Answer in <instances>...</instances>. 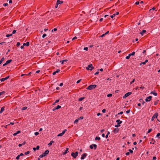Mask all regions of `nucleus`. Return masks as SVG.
I'll list each match as a JSON object with an SVG mask.
<instances>
[{"label":"nucleus","mask_w":160,"mask_h":160,"mask_svg":"<svg viewBox=\"0 0 160 160\" xmlns=\"http://www.w3.org/2000/svg\"><path fill=\"white\" fill-rule=\"evenodd\" d=\"M157 158H156V157H153V160H155Z\"/></svg>","instance_id":"obj_64"},{"label":"nucleus","mask_w":160,"mask_h":160,"mask_svg":"<svg viewBox=\"0 0 160 160\" xmlns=\"http://www.w3.org/2000/svg\"><path fill=\"white\" fill-rule=\"evenodd\" d=\"M36 150H39V148H40V147L39 146H37V147H36Z\"/></svg>","instance_id":"obj_54"},{"label":"nucleus","mask_w":160,"mask_h":160,"mask_svg":"<svg viewBox=\"0 0 160 160\" xmlns=\"http://www.w3.org/2000/svg\"><path fill=\"white\" fill-rule=\"evenodd\" d=\"M80 120V118H78V119H77L75 120V121H74V123H76V124L78 122V121Z\"/></svg>","instance_id":"obj_15"},{"label":"nucleus","mask_w":160,"mask_h":160,"mask_svg":"<svg viewBox=\"0 0 160 160\" xmlns=\"http://www.w3.org/2000/svg\"><path fill=\"white\" fill-rule=\"evenodd\" d=\"M4 60V57L2 58L0 60V63L1 64L2 62Z\"/></svg>","instance_id":"obj_27"},{"label":"nucleus","mask_w":160,"mask_h":160,"mask_svg":"<svg viewBox=\"0 0 160 160\" xmlns=\"http://www.w3.org/2000/svg\"><path fill=\"white\" fill-rule=\"evenodd\" d=\"M9 76H8L5 78V80H6L9 78Z\"/></svg>","instance_id":"obj_59"},{"label":"nucleus","mask_w":160,"mask_h":160,"mask_svg":"<svg viewBox=\"0 0 160 160\" xmlns=\"http://www.w3.org/2000/svg\"><path fill=\"white\" fill-rule=\"evenodd\" d=\"M59 99L56 100V101H55V103L58 102H59Z\"/></svg>","instance_id":"obj_61"},{"label":"nucleus","mask_w":160,"mask_h":160,"mask_svg":"<svg viewBox=\"0 0 160 160\" xmlns=\"http://www.w3.org/2000/svg\"><path fill=\"white\" fill-rule=\"evenodd\" d=\"M4 10V8H2L0 9V10L1 11H3Z\"/></svg>","instance_id":"obj_63"},{"label":"nucleus","mask_w":160,"mask_h":160,"mask_svg":"<svg viewBox=\"0 0 160 160\" xmlns=\"http://www.w3.org/2000/svg\"><path fill=\"white\" fill-rule=\"evenodd\" d=\"M130 152H127L126 153V155L127 156H128L129 155Z\"/></svg>","instance_id":"obj_56"},{"label":"nucleus","mask_w":160,"mask_h":160,"mask_svg":"<svg viewBox=\"0 0 160 160\" xmlns=\"http://www.w3.org/2000/svg\"><path fill=\"white\" fill-rule=\"evenodd\" d=\"M60 71V70L59 69H58L56 71H55V73H58Z\"/></svg>","instance_id":"obj_53"},{"label":"nucleus","mask_w":160,"mask_h":160,"mask_svg":"<svg viewBox=\"0 0 160 160\" xmlns=\"http://www.w3.org/2000/svg\"><path fill=\"white\" fill-rule=\"evenodd\" d=\"M20 132H21V131H17L16 132L13 133V135L14 136H16L17 134L20 133Z\"/></svg>","instance_id":"obj_17"},{"label":"nucleus","mask_w":160,"mask_h":160,"mask_svg":"<svg viewBox=\"0 0 160 160\" xmlns=\"http://www.w3.org/2000/svg\"><path fill=\"white\" fill-rule=\"evenodd\" d=\"M67 131V130L66 129H64L62 132V134L63 135L65 132Z\"/></svg>","instance_id":"obj_31"},{"label":"nucleus","mask_w":160,"mask_h":160,"mask_svg":"<svg viewBox=\"0 0 160 160\" xmlns=\"http://www.w3.org/2000/svg\"><path fill=\"white\" fill-rule=\"evenodd\" d=\"M63 85V83H61L60 84H59V86H60V87H61Z\"/></svg>","instance_id":"obj_62"},{"label":"nucleus","mask_w":160,"mask_h":160,"mask_svg":"<svg viewBox=\"0 0 160 160\" xmlns=\"http://www.w3.org/2000/svg\"><path fill=\"white\" fill-rule=\"evenodd\" d=\"M57 29L56 28H54L52 30V32H53V31H57Z\"/></svg>","instance_id":"obj_51"},{"label":"nucleus","mask_w":160,"mask_h":160,"mask_svg":"<svg viewBox=\"0 0 160 160\" xmlns=\"http://www.w3.org/2000/svg\"><path fill=\"white\" fill-rule=\"evenodd\" d=\"M49 152V150H47L45 151L44 153V154H46V155H47L48 154Z\"/></svg>","instance_id":"obj_23"},{"label":"nucleus","mask_w":160,"mask_h":160,"mask_svg":"<svg viewBox=\"0 0 160 160\" xmlns=\"http://www.w3.org/2000/svg\"><path fill=\"white\" fill-rule=\"evenodd\" d=\"M29 153H30V152L29 151H28L27 152H25L24 153V154L25 155H27L29 154Z\"/></svg>","instance_id":"obj_35"},{"label":"nucleus","mask_w":160,"mask_h":160,"mask_svg":"<svg viewBox=\"0 0 160 160\" xmlns=\"http://www.w3.org/2000/svg\"><path fill=\"white\" fill-rule=\"evenodd\" d=\"M112 96V94H108L107 95V97H111Z\"/></svg>","instance_id":"obj_42"},{"label":"nucleus","mask_w":160,"mask_h":160,"mask_svg":"<svg viewBox=\"0 0 160 160\" xmlns=\"http://www.w3.org/2000/svg\"><path fill=\"white\" fill-rule=\"evenodd\" d=\"M158 101H155L154 102V105H156L158 104Z\"/></svg>","instance_id":"obj_40"},{"label":"nucleus","mask_w":160,"mask_h":160,"mask_svg":"<svg viewBox=\"0 0 160 160\" xmlns=\"http://www.w3.org/2000/svg\"><path fill=\"white\" fill-rule=\"evenodd\" d=\"M97 86L96 85H91L89 86L88 87L86 88V89L88 90H92L95 88Z\"/></svg>","instance_id":"obj_1"},{"label":"nucleus","mask_w":160,"mask_h":160,"mask_svg":"<svg viewBox=\"0 0 160 160\" xmlns=\"http://www.w3.org/2000/svg\"><path fill=\"white\" fill-rule=\"evenodd\" d=\"M63 135L62 134V133H59V134H58L57 136L58 137H59V136H62Z\"/></svg>","instance_id":"obj_48"},{"label":"nucleus","mask_w":160,"mask_h":160,"mask_svg":"<svg viewBox=\"0 0 160 160\" xmlns=\"http://www.w3.org/2000/svg\"><path fill=\"white\" fill-rule=\"evenodd\" d=\"M87 155V154L86 153H83L82 154L81 157V159H84L86 157Z\"/></svg>","instance_id":"obj_9"},{"label":"nucleus","mask_w":160,"mask_h":160,"mask_svg":"<svg viewBox=\"0 0 160 160\" xmlns=\"http://www.w3.org/2000/svg\"><path fill=\"white\" fill-rule=\"evenodd\" d=\"M130 112V110L129 109V110L126 111V112L128 114V113H129Z\"/></svg>","instance_id":"obj_55"},{"label":"nucleus","mask_w":160,"mask_h":160,"mask_svg":"<svg viewBox=\"0 0 160 160\" xmlns=\"http://www.w3.org/2000/svg\"><path fill=\"white\" fill-rule=\"evenodd\" d=\"M160 136V133H158L156 136L157 137H159Z\"/></svg>","instance_id":"obj_58"},{"label":"nucleus","mask_w":160,"mask_h":160,"mask_svg":"<svg viewBox=\"0 0 160 160\" xmlns=\"http://www.w3.org/2000/svg\"><path fill=\"white\" fill-rule=\"evenodd\" d=\"M120 124L119 123H118L117 125H115V127L116 128L118 127H119L120 126Z\"/></svg>","instance_id":"obj_32"},{"label":"nucleus","mask_w":160,"mask_h":160,"mask_svg":"<svg viewBox=\"0 0 160 160\" xmlns=\"http://www.w3.org/2000/svg\"><path fill=\"white\" fill-rule=\"evenodd\" d=\"M12 34H7L6 35V36L7 37H9L10 36H12Z\"/></svg>","instance_id":"obj_33"},{"label":"nucleus","mask_w":160,"mask_h":160,"mask_svg":"<svg viewBox=\"0 0 160 160\" xmlns=\"http://www.w3.org/2000/svg\"><path fill=\"white\" fill-rule=\"evenodd\" d=\"M68 148H66V150H65V151H64V152H63L62 153H63V155H65L66 154V153H68Z\"/></svg>","instance_id":"obj_13"},{"label":"nucleus","mask_w":160,"mask_h":160,"mask_svg":"<svg viewBox=\"0 0 160 160\" xmlns=\"http://www.w3.org/2000/svg\"><path fill=\"white\" fill-rule=\"evenodd\" d=\"M119 14V12H117L116 13H114L112 15H111L110 17L111 18H113L116 15H118Z\"/></svg>","instance_id":"obj_11"},{"label":"nucleus","mask_w":160,"mask_h":160,"mask_svg":"<svg viewBox=\"0 0 160 160\" xmlns=\"http://www.w3.org/2000/svg\"><path fill=\"white\" fill-rule=\"evenodd\" d=\"M135 79H133L132 81L130 82V84H131L133 83L135 81Z\"/></svg>","instance_id":"obj_45"},{"label":"nucleus","mask_w":160,"mask_h":160,"mask_svg":"<svg viewBox=\"0 0 160 160\" xmlns=\"http://www.w3.org/2000/svg\"><path fill=\"white\" fill-rule=\"evenodd\" d=\"M146 32V31L145 30H143L142 32H140V33L142 35L144 33Z\"/></svg>","instance_id":"obj_20"},{"label":"nucleus","mask_w":160,"mask_h":160,"mask_svg":"<svg viewBox=\"0 0 160 160\" xmlns=\"http://www.w3.org/2000/svg\"><path fill=\"white\" fill-rule=\"evenodd\" d=\"M9 76H8L5 78V80H6L9 78Z\"/></svg>","instance_id":"obj_60"},{"label":"nucleus","mask_w":160,"mask_h":160,"mask_svg":"<svg viewBox=\"0 0 160 160\" xmlns=\"http://www.w3.org/2000/svg\"><path fill=\"white\" fill-rule=\"evenodd\" d=\"M94 68L92 64H90L88 65V67L86 68V69L87 70H90L92 71Z\"/></svg>","instance_id":"obj_4"},{"label":"nucleus","mask_w":160,"mask_h":160,"mask_svg":"<svg viewBox=\"0 0 160 160\" xmlns=\"http://www.w3.org/2000/svg\"><path fill=\"white\" fill-rule=\"evenodd\" d=\"M146 64V63H145V62H142L141 63H140V65H141L142 64H143V65H144Z\"/></svg>","instance_id":"obj_50"},{"label":"nucleus","mask_w":160,"mask_h":160,"mask_svg":"<svg viewBox=\"0 0 160 160\" xmlns=\"http://www.w3.org/2000/svg\"><path fill=\"white\" fill-rule=\"evenodd\" d=\"M152 98V97L151 96H149L146 98L145 101L146 102L150 101L151 100Z\"/></svg>","instance_id":"obj_8"},{"label":"nucleus","mask_w":160,"mask_h":160,"mask_svg":"<svg viewBox=\"0 0 160 160\" xmlns=\"http://www.w3.org/2000/svg\"><path fill=\"white\" fill-rule=\"evenodd\" d=\"M151 94H153V95H154L155 96H156L157 95V94L156 92H151L150 93Z\"/></svg>","instance_id":"obj_26"},{"label":"nucleus","mask_w":160,"mask_h":160,"mask_svg":"<svg viewBox=\"0 0 160 160\" xmlns=\"http://www.w3.org/2000/svg\"><path fill=\"white\" fill-rule=\"evenodd\" d=\"M130 58V56H129V55L128 54V56H127L126 57V58L127 59H129Z\"/></svg>","instance_id":"obj_47"},{"label":"nucleus","mask_w":160,"mask_h":160,"mask_svg":"<svg viewBox=\"0 0 160 160\" xmlns=\"http://www.w3.org/2000/svg\"><path fill=\"white\" fill-rule=\"evenodd\" d=\"M97 145L95 144H92V145H91L89 147L90 148L92 149L93 148H94V149H95L97 148Z\"/></svg>","instance_id":"obj_7"},{"label":"nucleus","mask_w":160,"mask_h":160,"mask_svg":"<svg viewBox=\"0 0 160 160\" xmlns=\"http://www.w3.org/2000/svg\"><path fill=\"white\" fill-rule=\"evenodd\" d=\"M12 61V59L8 60L6 62V63L7 64H8L10 63Z\"/></svg>","instance_id":"obj_19"},{"label":"nucleus","mask_w":160,"mask_h":160,"mask_svg":"<svg viewBox=\"0 0 160 160\" xmlns=\"http://www.w3.org/2000/svg\"><path fill=\"white\" fill-rule=\"evenodd\" d=\"M46 36H47L46 34L44 33V34L42 35V38H44L45 37H46Z\"/></svg>","instance_id":"obj_41"},{"label":"nucleus","mask_w":160,"mask_h":160,"mask_svg":"<svg viewBox=\"0 0 160 160\" xmlns=\"http://www.w3.org/2000/svg\"><path fill=\"white\" fill-rule=\"evenodd\" d=\"M68 61V60H67V59H65V60H62V61H60V62H62V64H63L64 62H67Z\"/></svg>","instance_id":"obj_18"},{"label":"nucleus","mask_w":160,"mask_h":160,"mask_svg":"<svg viewBox=\"0 0 160 160\" xmlns=\"http://www.w3.org/2000/svg\"><path fill=\"white\" fill-rule=\"evenodd\" d=\"M8 4L7 3H4L3 4V6L5 7L8 6Z\"/></svg>","instance_id":"obj_46"},{"label":"nucleus","mask_w":160,"mask_h":160,"mask_svg":"<svg viewBox=\"0 0 160 160\" xmlns=\"http://www.w3.org/2000/svg\"><path fill=\"white\" fill-rule=\"evenodd\" d=\"M23 46H27V47H28L30 45V42H27L26 43H23Z\"/></svg>","instance_id":"obj_10"},{"label":"nucleus","mask_w":160,"mask_h":160,"mask_svg":"<svg viewBox=\"0 0 160 160\" xmlns=\"http://www.w3.org/2000/svg\"><path fill=\"white\" fill-rule=\"evenodd\" d=\"M132 93L130 92H129L126 93L123 97V98H126L129 96Z\"/></svg>","instance_id":"obj_5"},{"label":"nucleus","mask_w":160,"mask_h":160,"mask_svg":"<svg viewBox=\"0 0 160 160\" xmlns=\"http://www.w3.org/2000/svg\"><path fill=\"white\" fill-rule=\"evenodd\" d=\"M5 80H6L5 78H2L0 79V81L1 82H3Z\"/></svg>","instance_id":"obj_30"},{"label":"nucleus","mask_w":160,"mask_h":160,"mask_svg":"<svg viewBox=\"0 0 160 160\" xmlns=\"http://www.w3.org/2000/svg\"><path fill=\"white\" fill-rule=\"evenodd\" d=\"M78 153L77 151L75 153L72 152L71 153V155L74 158H75L78 155Z\"/></svg>","instance_id":"obj_2"},{"label":"nucleus","mask_w":160,"mask_h":160,"mask_svg":"<svg viewBox=\"0 0 160 160\" xmlns=\"http://www.w3.org/2000/svg\"><path fill=\"white\" fill-rule=\"evenodd\" d=\"M100 139V138L99 137H97L95 138L96 140H99Z\"/></svg>","instance_id":"obj_28"},{"label":"nucleus","mask_w":160,"mask_h":160,"mask_svg":"<svg viewBox=\"0 0 160 160\" xmlns=\"http://www.w3.org/2000/svg\"><path fill=\"white\" fill-rule=\"evenodd\" d=\"M106 109H103L102 110V112L103 113H105L106 112Z\"/></svg>","instance_id":"obj_52"},{"label":"nucleus","mask_w":160,"mask_h":160,"mask_svg":"<svg viewBox=\"0 0 160 160\" xmlns=\"http://www.w3.org/2000/svg\"><path fill=\"white\" fill-rule=\"evenodd\" d=\"M116 122L118 123H119V124H121L122 122V121H120V120L119 119L117 120H116Z\"/></svg>","instance_id":"obj_22"},{"label":"nucleus","mask_w":160,"mask_h":160,"mask_svg":"<svg viewBox=\"0 0 160 160\" xmlns=\"http://www.w3.org/2000/svg\"><path fill=\"white\" fill-rule=\"evenodd\" d=\"M27 108V107H23L22 108V110H25Z\"/></svg>","instance_id":"obj_34"},{"label":"nucleus","mask_w":160,"mask_h":160,"mask_svg":"<svg viewBox=\"0 0 160 160\" xmlns=\"http://www.w3.org/2000/svg\"><path fill=\"white\" fill-rule=\"evenodd\" d=\"M46 156H47L46 154H44V153L42 154L41 155H40L39 156V157L40 158H42L44 157H45Z\"/></svg>","instance_id":"obj_14"},{"label":"nucleus","mask_w":160,"mask_h":160,"mask_svg":"<svg viewBox=\"0 0 160 160\" xmlns=\"http://www.w3.org/2000/svg\"><path fill=\"white\" fill-rule=\"evenodd\" d=\"M158 114L157 112H156L152 118V121H153L155 118H157Z\"/></svg>","instance_id":"obj_6"},{"label":"nucleus","mask_w":160,"mask_h":160,"mask_svg":"<svg viewBox=\"0 0 160 160\" xmlns=\"http://www.w3.org/2000/svg\"><path fill=\"white\" fill-rule=\"evenodd\" d=\"M4 108H5V107H2L1 109V110L0 111V113H2L3 112L4 110Z\"/></svg>","instance_id":"obj_16"},{"label":"nucleus","mask_w":160,"mask_h":160,"mask_svg":"<svg viewBox=\"0 0 160 160\" xmlns=\"http://www.w3.org/2000/svg\"><path fill=\"white\" fill-rule=\"evenodd\" d=\"M119 129L118 128H115L113 131V132L114 133H116L118 132Z\"/></svg>","instance_id":"obj_12"},{"label":"nucleus","mask_w":160,"mask_h":160,"mask_svg":"<svg viewBox=\"0 0 160 160\" xmlns=\"http://www.w3.org/2000/svg\"><path fill=\"white\" fill-rule=\"evenodd\" d=\"M16 31H17L16 30H13L12 32V34L15 33L16 32Z\"/></svg>","instance_id":"obj_44"},{"label":"nucleus","mask_w":160,"mask_h":160,"mask_svg":"<svg viewBox=\"0 0 160 160\" xmlns=\"http://www.w3.org/2000/svg\"><path fill=\"white\" fill-rule=\"evenodd\" d=\"M55 108L56 110L58 109L61 108V106H60L59 105H58V106H56Z\"/></svg>","instance_id":"obj_24"},{"label":"nucleus","mask_w":160,"mask_h":160,"mask_svg":"<svg viewBox=\"0 0 160 160\" xmlns=\"http://www.w3.org/2000/svg\"><path fill=\"white\" fill-rule=\"evenodd\" d=\"M39 132H36L34 133V134L35 136H37L39 134Z\"/></svg>","instance_id":"obj_43"},{"label":"nucleus","mask_w":160,"mask_h":160,"mask_svg":"<svg viewBox=\"0 0 160 160\" xmlns=\"http://www.w3.org/2000/svg\"><path fill=\"white\" fill-rule=\"evenodd\" d=\"M83 50L87 51L88 50V47H85L83 48Z\"/></svg>","instance_id":"obj_37"},{"label":"nucleus","mask_w":160,"mask_h":160,"mask_svg":"<svg viewBox=\"0 0 160 160\" xmlns=\"http://www.w3.org/2000/svg\"><path fill=\"white\" fill-rule=\"evenodd\" d=\"M5 91H2V92H0V96L1 95H3L4 94H5Z\"/></svg>","instance_id":"obj_29"},{"label":"nucleus","mask_w":160,"mask_h":160,"mask_svg":"<svg viewBox=\"0 0 160 160\" xmlns=\"http://www.w3.org/2000/svg\"><path fill=\"white\" fill-rule=\"evenodd\" d=\"M54 142V141L52 140L48 144V145L49 146L52 144V143Z\"/></svg>","instance_id":"obj_21"},{"label":"nucleus","mask_w":160,"mask_h":160,"mask_svg":"<svg viewBox=\"0 0 160 160\" xmlns=\"http://www.w3.org/2000/svg\"><path fill=\"white\" fill-rule=\"evenodd\" d=\"M129 151L130 152V153H132V152H133V151L131 149H129Z\"/></svg>","instance_id":"obj_57"},{"label":"nucleus","mask_w":160,"mask_h":160,"mask_svg":"<svg viewBox=\"0 0 160 160\" xmlns=\"http://www.w3.org/2000/svg\"><path fill=\"white\" fill-rule=\"evenodd\" d=\"M20 45V42H18L17 43V47H19V46Z\"/></svg>","instance_id":"obj_39"},{"label":"nucleus","mask_w":160,"mask_h":160,"mask_svg":"<svg viewBox=\"0 0 160 160\" xmlns=\"http://www.w3.org/2000/svg\"><path fill=\"white\" fill-rule=\"evenodd\" d=\"M152 129H149L148 130V132L147 133H149L150 132L152 131Z\"/></svg>","instance_id":"obj_49"},{"label":"nucleus","mask_w":160,"mask_h":160,"mask_svg":"<svg viewBox=\"0 0 160 160\" xmlns=\"http://www.w3.org/2000/svg\"><path fill=\"white\" fill-rule=\"evenodd\" d=\"M135 52H133L132 53H130L129 54V56H130V57L132 56V55H135Z\"/></svg>","instance_id":"obj_25"},{"label":"nucleus","mask_w":160,"mask_h":160,"mask_svg":"<svg viewBox=\"0 0 160 160\" xmlns=\"http://www.w3.org/2000/svg\"><path fill=\"white\" fill-rule=\"evenodd\" d=\"M63 1H60L59 0H58L57 1L55 5V8H57L58 7V5L59 4L63 3Z\"/></svg>","instance_id":"obj_3"},{"label":"nucleus","mask_w":160,"mask_h":160,"mask_svg":"<svg viewBox=\"0 0 160 160\" xmlns=\"http://www.w3.org/2000/svg\"><path fill=\"white\" fill-rule=\"evenodd\" d=\"M79 54L75 55V57L76 58L78 59V57H79Z\"/></svg>","instance_id":"obj_36"},{"label":"nucleus","mask_w":160,"mask_h":160,"mask_svg":"<svg viewBox=\"0 0 160 160\" xmlns=\"http://www.w3.org/2000/svg\"><path fill=\"white\" fill-rule=\"evenodd\" d=\"M20 156L19 155H18V156H17V157H16V159L17 160L19 159L20 158Z\"/></svg>","instance_id":"obj_38"}]
</instances>
